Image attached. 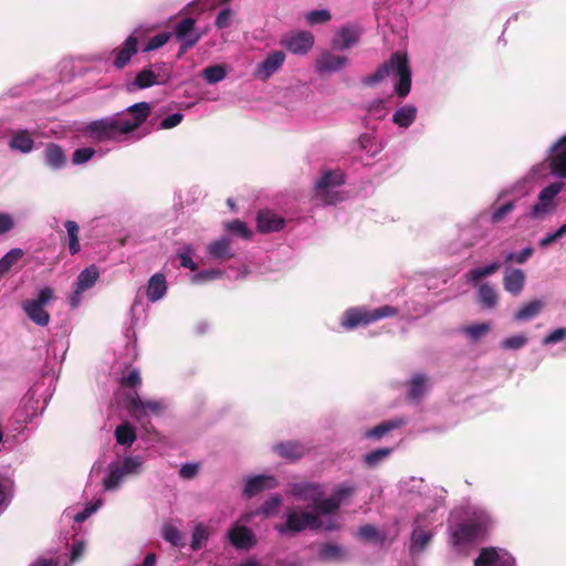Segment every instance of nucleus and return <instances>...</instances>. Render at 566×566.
I'll use <instances>...</instances> for the list:
<instances>
[{
    "mask_svg": "<svg viewBox=\"0 0 566 566\" xmlns=\"http://www.w3.org/2000/svg\"><path fill=\"white\" fill-rule=\"evenodd\" d=\"M149 111L148 103H136L127 107L125 114L104 117L87 124L84 134L97 142H120L125 135L146 120Z\"/></svg>",
    "mask_w": 566,
    "mask_h": 566,
    "instance_id": "obj_1",
    "label": "nucleus"
},
{
    "mask_svg": "<svg viewBox=\"0 0 566 566\" xmlns=\"http://www.w3.org/2000/svg\"><path fill=\"white\" fill-rule=\"evenodd\" d=\"M494 523L493 515L485 507L469 506L463 521L449 526L450 543L460 549L482 538L494 526Z\"/></svg>",
    "mask_w": 566,
    "mask_h": 566,
    "instance_id": "obj_2",
    "label": "nucleus"
},
{
    "mask_svg": "<svg viewBox=\"0 0 566 566\" xmlns=\"http://www.w3.org/2000/svg\"><path fill=\"white\" fill-rule=\"evenodd\" d=\"M387 77L392 80L397 96L406 98L411 90V70L406 53H392L388 61L382 63L373 74L365 76L361 83L371 87Z\"/></svg>",
    "mask_w": 566,
    "mask_h": 566,
    "instance_id": "obj_3",
    "label": "nucleus"
},
{
    "mask_svg": "<svg viewBox=\"0 0 566 566\" xmlns=\"http://www.w3.org/2000/svg\"><path fill=\"white\" fill-rule=\"evenodd\" d=\"M338 526L339 525L334 520H329L328 523H324L322 518L312 512L290 509L286 512L285 522L276 524L274 528L281 535L291 536L306 528L335 531Z\"/></svg>",
    "mask_w": 566,
    "mask_h": 566,
    "instance_id": "obj_4",
    "label": "nucleus"
},
{
    "mask_svg": "<svg viewBox=\"0 0 566 566\" xmlns=\"http://www.w3.org/2000/svg\"><path fill=\"white\" fill-rule=\"evenodd\" d=\"M144 458L142 455H127L122 460L113 461L107 465L103 478L105 491H115L122 483L143 471Z\"/></svg>",
    "mask_w": 566,
    "mask_h": 566,
    "instance_id": "obj_5",
    "label": "nucleus"
},
{
    "mask_svg": "<svg viewBox=\"0 0 566 566\" xmlns=\"http://www.w3.org/2000/svg\"><path fill=\"white\" fill-rule=\"evenodd\" d=\"M438 522L437 511L417 513L410 534L409 552L411 555L422 553L434 536V525Z\"/></svg>",
    "mask_w": 566,
    "mask_h": 566,
    "instance_id": "obj_6",
    "label": "nucleus"
},
{
    "mask_svg": "<svg viewBox=\"0 0 566 566\" xmlns=\"http://www.w3.org/2000/svg\"><path fill=\"white\" fill-rule=\"evenodd\" d=\"M399 493L406 501L413 503L415 506H424V511H430L441 505V501L433 496L430 486L420 478L409 476L399 482Z\"/></svg>",
    "mask_w": 566,
    "mask_h": 566,
    "instance_id": "obj_7",
    "label": "nucleus"
},
{
    "mask_svg": "<svg viewBox=\"0 0 566 566\" xmlns=\"http://www.w3.org/2000/svg\"><path fill=\"white\" fill-rule=\"evenodd\" d=\"M345 182L342 170H326L315 184V198L322 205H335L345 198L343 186Z\"/></svg>",
    "mask_w": 566,
    "mask_h": 566,
    "instance_id": "obj_8",
    "label": "nucleus"
},
{
    "mask_svg": "<svg viewBox=\"0 0 566 566\" xmlns=\"http://www.w3.org/2000/svg\"><path fill=\"white\" fill-rule=\"evenodd\" d=\"M397 314L398 310L390 305H385L375 310H369L364 306L350 307L344 312L340 325L343 328L350 331L358 326H367L374 322L391 317Z\"/></svg>",
    "mask_w": 566,
    "mask_h": 566,
    "instance_id": "obj_9",
    "label": "nucleus"
},
{
    "mask_svg": "<svg viewBox=\"0 0 566 566\" xmlns=\"http://www.w3.org/2000/svg\"><path fill=\"white\" fill-rule=\"evenodd\" d=\"M54 300V290L43 286L38 290L34 297L21 302V308L25 316L36 326L46 327L51 322V315L46 306Z\"/></svg>",
    "mask_w": 566,
    "mask_h": 566,
    "instance_id": "obj_10",
    "label": "nucleus"
},
{
    "mask_svg": "<svg viewBox=\"0 0 566 566\" xmlns=\"http://www.w3.org/2000/svg\"><path fill=\"white\" fill-rule=\"evenodd\" d=\"M168 405L163 399H142L136 392L126 398V409L130 417L145 427L150 417L161 416Z\"/></svg>",
    "mask_w": 566,
    "mask_h": 566,
    "instance_id": "obj_11",
    "label": "nucleus"
},
{
    "mask_svg": "<svg viewBox=\"0 0 566 566\" xmlns=\"http://www.w3.org/2000/svg\"><path fill=\"white\" fill-rule=\"evenodd\" d=\"M564 186L563 182L558 181L542 189L538 193L537 202L531 207L527 217L538 220L551 214L557 207L556 197L564 189Z\"/></svg>",
    "mask_w": 566,
    "mask_h": 566,
    "instance_id": "obj_12",
    "label": "nucleus"
},
{
    "mask_svg": "<svg viewBox=\"0 0 566 566\" xmlns=\"http://www.w3.org/2000/svg\"><path fill=\"white\" fill-rule=\"evenodd\" d=\"M174 36L180 43L177 57H181L189 49L193 48L202 38V33L196 28V20L191 17L184 18L176 23Z\"/></svg>",
    "mask_w": 566,
    "mask_h": 566,
    "instance_id": "obj_13",
    "label": "nucleus"
},
{
    "mask_svg": "<svg viewBox=\"0 0 566 566\" xmlns=\"http://www.w3.org/2000/svg\"><path fill=\"white\" fill-rule=\"evenodd\" d=\"M252 517V513L242 514L240 521L234 523L228 530V539L237 549L248 551L256 544L254 532L250 527L243 525V523L250 522Z\"/></svg>",
    "mask_w": 566,
    "mask_h": 566,
    "instance_id": "obj_14",
    "label": "nucleus"
},
{
    "mask_svg": "<svg viewBox=\"0 0 566 566\" xmlns=\"http://www.w3.org/2000/svg\"><path fill=\"white\" fill-rule=\"evenodd\" d=\"M286 61V54L281 50L268 53L262 61L255 64L252 76L261 82L269 81L280 72Z\"/></svg>",
    "mask_w": 566,
    "mask_h": 566,
    "instance_id": "obj_15",
    "label": "nucleus"
},
{
    "mask_svg": "<svg viewBox=\"0 0 566 566\" xmlns=\"http://www.w3.org/2000/svg\"><path fill=\"white\" fill-rule=\"evenodd\" d=\"M145 36V30L143 27H137L134 31L127 36L122 46L114 50V61L113 65L117 70L124 69L130 62L132 57L137 53L138 41Z\"/></svg>",
    "mask_w": 566,
    "mask_h": 566,
    "instance_id": "obj_16",
    "label": "nucleus"
},
{
    "mask_svg": "<svg viewBox=\"0 0 566 566\" xmlns=\"http://www.w3.org/2000/svg\"><path fill=\"white\" fill-rule=\"evenodd\" d=\"M99 276L98 270L95 265H91L84 269L77 276L75 283V290L73 294L70 296V305L75 308L80 306L82 302V293L94 286L97 279Z\"/></svg>",
    "mask_w": 566,
    "mask_h": 566,
    "instance_id": "obj_17",
    "label": "nucleus"
},
{
    "mask_svg": "<svg viewBox=\"0 0 566 566\" xmlns=\"http://www.w3.org/2000/svg\"><path fill=\"white\" fill-rule=\"evenodd\" d=\"M474 566H515V559L505 549L488 547L481 551Z\"/></svg>",
    "mask_w": 566,
    "mask_h": 566,
    "instance_id": "obj_18",
    "label": "nucleus"
},
{
    "mask_svg": "<svg viewBox=\"0 0 566 566\" xmlns=\"http://www.w3.org/2000/svg\"><path fill=\"white\" fill-rule=\"evenodd\" d=\"M281 44L296 55L306 54L314 45V35L308 31H300L286 34Z\"/></svg>",
    "mask_w": 566,
    "mask_h": 566,
    "instance_id": "obj_19",
    "label": "nucleus"
},
{
    "mask_svg": "<svg viewBox=\"0 0 566 566\" xmlns=\"http://www.w3.org/2000/svg\"><path fill=\"white\" fill-rule=\"evenodd\" d=\"M361 30L356 24L340 27L332 38L331 45L334 50L345 51L358 43Z\"/></svg>",
    "mask_w": 566,
    "mask_h": 566,
    "instance_id": "obj_20",
    "label": "nucleus"
},
{
    "mask_svg": "<svg viewBox=\"0 0 566 566\" xmlns=\"http://www.w3.org/2000/svg\"><path fill=\"white\" fill-rule=\"evenodd\" d=\"M289 494L300 501H308L313 504L324 495V489L317 482H294L290 484Z\"/></svg>",
    "mask_w": 566,
    "mask_h": 566,
    "instance_id": "obj_21",
    "label": "nucleus"
},
{
    "mask_svg": "<svg viewBox=\"0 0 566 566\" xmlns=\"http://www.w3.org/2000/svg\"><path fill=\"white\" fill-rule=\"evenodd\" d=\"M279 482L273 475L269 474H259L249 476L245 480V485L243 489V496L247 499H251L256 494L277 488Z\"/></svg>",
    "mask_w": 566,
    "mask_h": 566,
    "instance_id": "obj_22",
    "label": "nucleus"
},
{
    "mask_svg": "<svg viewBox=\"0 0 566 566\" xmlns=\"http://www.w3.org/2000/svg\"><path fill=\"white\" fill-rule=\"evenodd\" d=\"M555 155L551 160L552 172L562 179H566V135L549 147Z\"/></svg>",
    "mask_w": 566,
    "mask_h": 566,
    "instance_id": "obj_23",
    "label": "nucleus"
},
{
    "mask_svg": "<svg viewBox=\"0 0 566 566\" xmlns=\"http://www.w3.org/2000/svg\"><path fill=\"white\" fill-rule=\"evenodd\" d=\"M348 63L344 55L334 54L329 51L323 52L316 61V71L319 74L342 71Z\"/></svg>",
    "mask_w": 566,
    "mask_h": 566,
    "instance_id": "obj_24",
    "label": "nucleus"
},
{
    "mask_svg": "<svg viewBox=\"0 0 566 566\" xmlns=\"http://www.w3.org/2000/svg\"><path fill=\"white\" fill-rule=\"evenodd\" d=\"M43 163L51 170L57 171L66 166L67 158L60 145L49 143L43 151Z\"/></svg>",
    "mask_w": 566,
    "mask_h": 566,
    "instance_id": "obj_25",
    "label": "nucleus"
},
{
    "mask_svg": "<svg viewBox=\"0 0 566 566\" xmlns=\"http://www.w3.org/2000/svg\"><path fill=\"white\" fill-rule=\"evenodd\" d=\"M208 255L217 261H226L234 256L232 240L229 237H222L207 245Z\"/></svg>",
    "mask_w": 566,
    "mask_h": 566,
    "instance_id": "obj_26",
    "label": "nucleus"
},
{
    "mask_svg": "<svg viewBox=\"0 0 566 566\" xmlns=\"http://www.w3.org/2000/svg\"><path fill=\"white\" fill-rule=\"evenodd\" d=\"M8 146L12 151L30 154L34 149L32 133L28 129H17L12 132Z\"/></svg>",
    "mask_w": 566,
    "mask_h": 566,
    "instance_id": "obj_27",
    "label": "nucleus"
},
{
    "mask_svg": "<svg viewBox=\"0 0 566 566\" xmlns=\"http://www.w3.org/2000/svg\"><path fill=\"white\" fill-rule=\"evenodd\" d=\"M159 69L158 66H151L148 69H144L139 73H137L135 80H134V86L137 88H148L154 85L163 84L167 81V75L160 74L156 70Z\"/></svg>",
    "mask_w": 566,
    "mask_h": 566,
    "instance_id": "obj_28",
    "label": "nucleus"
},
{
    "mask_svg": "<svg viewBox=\"0 0 566 566\" xmlns=\"http://www.w3.org/2000/svg\"><path fill=\"white\" fill-rule=\"evenodd\" d=\"M515 209L514 201H507L503 205H493L490 211H483L480 213L478 220L481 222L490 221L493 224L503 222L506 217Z\"/></svg>",
    "mask_w": 566,
    "mask_h": 566,
    "instance_id": "obj_29",
    "label": "nucleus"
},
{
    "mask_svg": "<svg viewBox=\"0 0 566 566\" xmlns=\"http://www.w3.org/2000/svg\"><path fill=\"white\" fill-rule=\"evenodd\" d=\"M317 558L324 563H340L347 559V551L342 545L324 543L318 548Z\"/></svg>",
    "mask_w": 566,
    "mask_h": 566,
    "instance_id": "obj_30",
    "label": "nucleus"
},
{
    "mask_svg": "<svg viewBox=\"0 0 566 566\" xmlns=\"http://www.w3.org/2000/svg\"><path fill=\"white\" fill-rule=\"evenodd\" d=\"M256 224L260 232H275L284 227L285 220L281 218L279 214L265 210L259 212L256 218Z\"/></svg>",
    "mask_w": 566,
    "mask_h": 566,
    "instance_id": "obj_31",
    "label": "nucleus"
},
{
    "mask_svg": "<svg viewBox=\"0 0 566 566\" xmlns=\"http://www.w3.org/2000/svg\"><path fill=\"white\" fill-rule=\"evenodd\" d=\"M504 289L513 295L522 292L525 285V274L520 269H506L503 277Z\"/></svg>",
    "mask_w": 566,
    "mask_h": 566,
    "instance_id": "obj_32",
    "label": "nucleus"
},
{
    "mask_svg": "<svg viewBox=\"0 0 566 566\" xmlns=\"http://www.w3.org/2000/svg\"><path fill=\"white\" fill-rule=\"evenodd\" d=\"M167 293L166 276L161 273H155L150 276L147 284V297L150 302L155 303L161 300Z\"/></svg>",
    "mask_w": 566,
    "mask_h": 566,
    "instance_id": "obj_33",
    "label": "nucleus"
},
{
    "mask_svg": "<svg viewBox=\"0 0 566 566\" xmlns=\"http://www.w3.org/2000/svg\"><path fill=\"white\" fill-rule=\"evenodd\" d=\"M418 109L412 104H405L396 109L392 115V123L400 128H409L416 120Z\"/></svg>",
    "mask_w": 566,
    "mask_h": 566,
    "instance_id": "obj_34",
    "label": "nucleus"
},
{
    "mask_svg": "<svg viewBox=\"0 0 566 566\" xmlns=\"http://www.w3.org/2000/svg\"><path fill=\"white\" fill-rule=\"evenodd\" d=\"M273 450L284 459L296 460L306 453L307 448L301 442L287 441L275 444Z\"/></svg>",
    "mask_w": 566,
    "mask_h": 566,
    "instance_id": "obj_35",
    "label": "nucleus"
},
{
    "mask_svg": "<svg viewBox=\"0 0 566 566\" xmlns=\"http://www.w3.org/2000/svg\"><path fill=\"white\" fill-rule=\"evenodd\" d=\"M14 495V480L0 471V515L9 507Z\"/></svg>",
    "mask_w": 566,
    "mask_h": 566,
    "instance_id": "obj_36",
    "label": "nucleus"
},
{
    "mask_svg": "<svg viewBox=\"0 0 566 566\" xmlns=\"http://www.w3.org/2000/svg\"><path fill=\"white\" fill-rule=\"evenodd\" d=\"M340 505L336 502V500L331 495L327 499L321 497L319 501L314 503V514L319 518L321 516H328L325 523H328L329 520H334L337 524L338 522L335 518L336 512L339 510Z\"/></svg>",
    "mask_w": 566,
    "mask_h": 566,
    "instance_id": "obj_37",
    "label": "nucleus"
},
{
    "mask_svg": "<svg viewBox=\"0 0 566 566\" xmlns=\"http://www.w3.org/2000/svg\"><path fill=\"white\" fill-rule=\"evenodd\" d=\"M103 504L102 499H97L95 502L90 503L86 507L77 513H73L70 509L65 510L62 514L63 522L74 521L75 523H82L93 513H95Z\"/></svg>",
    "mask_w": 566,
    "mask_h": 566,
    "instance_id": "obj_38",
    "label": "nucleus"
},
{
    "mask_svg": "<svg viewBox=\"0 0 566 566\" xmlns=\"http://www.w3.org/2000/svg\"><path fill=\"white\" fill-rule=\"evenodd\" d=\"M428 388V378L423 374H415L409 381L408 399L411 401L420 400Z\"/></svg>",
    "mask_w": 566,
    "mask_h": 566,
    "instance_id": "obj_39",
    "label": "nucleus"
},
{
    "mask_svg": "<svg viewBox=\"0 0 566 566\" xmlns=\"http://www.w3.org/2000/svg\"><path fill=\"white\" fill-rule=\"evenodd\" d=\"M358 146L370 157L376 156L384 148L381 140L373 133L361 134L358 138Z\"/></svg>",
    "mask_w": 566,
    "mask_h": 566,
    "instance_id": "obj_40",
    "label": "nucleus"
},
{
    "mask_svg": "<svg viewBox=\"0 0 566 566\" xmlns=\"http://www.w3.org/2000/svg\"><path fill=\"white\" fill-rule=\"evenodd\" d=\"M405 422L406 420L402 418L384 421L378 426L374 427L373 429L366 431L365 437L373 440H379L391 430L402 426Z\"/></svg>",
    "mask_w": 566,
    "mask_h": 566,
    "instance_id": "obj_41",
    "label": "nucleus"
},
{
    "mask_svg": "<svg viewBox=\"0 0 566 566\" xmlns=\"http://www.w3.org/2000/svg\"><path fill=\"white\" fill-rule=\"evenodd\" d=\"M228 75V67L223 64H213L201 71V76L208 84H217Z\"/></svg>",
    "mask_w": 566,
    "mask_h": 566,
    "instance_id": "obj_42",
    "label": "nucleus"
},
{
    "mask_svg": "<svg viewBox=\"0 0 566 566\" xmlns=\"http://www.w3.org/2000/svg\"><path fill=\"white\" fill-rule=\"evenodd\" d=\"M23 254L22 249L13 248L0 259V279L9 273L11 268L22 259Z\"/></svg>",
    "mask_w": 566,
    "mask_h": 566,
    "instance_id": "obj_43",
    "label": "nucleus"
},
{
    "mask_svg": "<svg viewBox=\"0 0 566 566\" xmlns=\"http://www.w3.org/2000/svg\"><path fill=\"white\" fill-rule=\"evenodd\" d=\"M64 227H65L66 233H67L69 251L72 255H74V254L78 253L81 250L80 240H78L80 227L73 220H66L64 222Z\"/></svg>",
    "mask_w": 566,
    "mask_h": 566,
    "instance_id": "obj_44",
    "label": "nucleus"
},
{
    "mask_svg": "<svg viewBox=\"0 0 566 566\" xmlns=\"http://www.w3.org/2000/svg\"><path fill=\"white\" fill-rule=\"evenodd\" d=\"M115 439L118 444L130 447L136 440V432L134 427L128 422L119 424L115 429Z\"/></svg>",
    "mask_w": 566,
    "mask_h": 566,
    "instance_id": "obj_45",
    "label": "nucleus"
},
{
    "mask_svg": "<svg viewBox=\"0 0 566 566\" xmlns=\"http://www.w3.org/2000/svg\"><path fill=\"white\" fill-rule=\"evenodd\" d=\"M543 306L544 304L539 300L531 301L514 314V318L518 322L528 321L538 315Z\"/></svg>",
    "mask_w": 566,
    "mask_h": 566,
    "instance_id": "obj_46",
    "label": "nucleus"
},
{
    "mask_svg": "<svg viewBox=\"0 0 566 566\" xmlns=\"http://www.w3.org/2000/svg\"><path fill=\"white\" fill-rule=\"evenodd\" d=\"M209 534V528L203 523L196 524L191 532V549L199 551L208 541Z\"/></svg>",
    "mask_w": 566,
    "mask_h": 566,
    "instance_id": "obj_47",
    "label": "nucleus"
},
{
    "mask_svg": "<svg viewBox=\"0 0 566 566\" xmlns=\"http://www.w3.org/2000/svg\"><path fill=\"white\" fill-rule=\"evenodd\" d=\"M364 108L369 116L381 119L388 114V101L386 98H375L368 102Z\"/></svg>",
    "mask_w": 566,
    "mask_h": 566,
    "instance_id": "obj_48",
    "label": "nucleus"
},
{
    "mask_svg": "<svg viewBox=\"0 0 566 566\" xmlns=\"http://www.w3.org/2000/svg\"><path fill=\"white\" fill-rule=\"evenodd\" d=\"M500 269L499 262H492L488 265L475 268L467 273V280L470 283H476L484 276L495 273Z\"/></svg>",
    "mask_w": 566,
    "mask_h": 566,
    "instance_id": "obj_49",
    "label": "nucleus"
},
{
    "mask_svg": "<svg viewBox=\"0 0 566 566\" xmlns=\"http://www.w3.org/2000/svg\"><path fill=\"white\" fill-rule=\"evenodd\" d=\"M479 301L488 308H492L497 303V293L495 289L489 283H484L479 289Z\"/></svg>",
    "mask_w": 566,
    "mask_h": 566,
    "instance_id": "obj_50",
    "label": "nucleus"
},
{
    "mask_svg": "<svg viewBox=\"0 0 566 566\" xmlns=\"http://www.w3.org/2000/svg\"><path fill=\"white\" fill-rule=\"evenodd\" d=\"M358 536L364 541L374 542L377 544H382L386 539V534L378 531L377 527L370 524L361 526L358 530Z\"/></svg>",
    "mask_w": 566,
    "mask_h": 566,
    "instance_id": "obj_51",
    "label": "nucleus"
},
{
    "mask_svg": "<svg viewBox=\"0 0 566 566\" xmlns=\"http://www.w3.org/2000/svg\"><path fill=\"white\" fill-rule=\"evenodd\" d=\"M195 249L191 244H185L177 251V258L180 261V265L185 269L196 271L198 269L197 263L192 260Z\"/></svg>",
    "mask_w": 566,
    "mask_h": 566,
    "instance_id": "obj_52",
    "label": "nucleus"
},
{
    "mask_svg": "<svg viewBox=\"0 0 566 566\" xmlns=\"http://www.w3.org/2000/svg\"><path fill=\"white\" fill-rule=\"evenodd\" d=\"M356 485L348 482L339 483L332 496L336 500V502L342 505L343 502H345L347 499L352 497L356 493Z\"/></svg>",
    "mask_w": 566,
    "mask_h": 566,
    "instance_id": "obj_53",
    "label": "nucleus"
},
{
    "mask_svg": "<svg viewBox=\"0 0 566 566\" xmlns=\"http://www.w3.org/2000/svg\"><path fill=\"white\" fill-rule=\"evenodd\" d=\"M161 534L164 539L174 546L182 545V534L175 525L169 523L164 524Z\"/></svg>",
    "mask_w": 566,
    "mask_h": 566,
    "instance_id": "obj_54",
    "label": "nucleus"
},
{
    "mask_svg": "<svg viewBox=\"0 0 566 566\" xmlns=\"http://www.w3.org/2000/svg\"><path fill=\"white\" fill-rule=\"evenodd\" d=\"M304 18L308 25H316L328 22L332 15L327 9H319L306 12Z\"/></svg>",
    "mask_w": 566,
    "mask_h": 566,
    "instance_id": "obj_55",
    "label": "nucleus"
},
{
    "mask_svg": "<svg viewBox=\"0 0 566 566\" xmlns=\"http://www.w3.org/2000/svg\"><path fill=\"white\" fill-rule=\"evenodd\" d=\"M234 17H235L234 10L230 7H224L218 12L216 20H214V25L218 29H227L232 25Z\"/></svg>",
    "mask_w": 566,
    "mask_h": 566,
    "instance_id": "obj_56",
    "label": "nucleus"
},
{
    "mask_svg": "<svg viewBox=\"0 0 566 566\" xmlns=\"http://www.w3.org/2000/svg\"><path fill=\"white\" fill-rule=\"evenodd\" d=\"M491 329L489 323H480L463 328V333L472 340L476 342Z\"/></svg>",
    "mask_w": 566,
    "mask_h": 566,
    "instance_id": "obj_57",
    "label": "nucleus"
},
{
    "mask_svg": "<svg viewBox=\"0 0 566 566\" xmlns=\"http://www.w3.org/2000/svg\"><path fill=\"white\" fill-rule=\"evenodd\" d=\"M282 502V499L279 494H273L270 496L269 500H266L259 509L255 513H252L253 516L255 514H263L265 516H269V515H272L276 512V510L279 509L280 504Z\"/></svg>",
    "mask_w": 566,
    "mask_h": 566,
    "instance_id": "obj_58",
    "label": "nucleus"
},
{
    "mask_svg": "<svg viewBox=\"0 0 566 566\" xmlns=\"http://www.w3.org/2000/svg\"><path fill=\"white\" fill-rule=\"evenodd\" d=\"M391 453L390 448H380L368 452L364 457V461L368 467H375L385 460Z\"/></svg>",
    "mask_w": 566,
    "mask_h": 566,
    "instance_id": "obj_59",
    "label": "nucleus"
},
{
    "mask_svg": "<svg viewBox=\"0 0 566 566\" xmlns=\"http://www.w3.org/2000/svg\"><path fill=\"white\" fill-rule=\"evenodd\" d=\"M171 36V32H161L159 34H156L147 42L143 51L148 53L157 49H160L170 40Z\"/></svg>",
    "mask_w": 566,
    "mask_h": 566,
    "instance_id": "obj_60",
    "label": "nucleus"
},
{
    "mask_svg": "<svg viewBox=\"0 0 566 566\" xmlns=\"http://www.w3.org/2000/svg\"><path fill=\"white\" fill-rule=\"evenodd\" d=\"M222 276V271L210 269V270H202L197 273H195L191 276V282L195 284H201L208 281H213L217 279H220Z\"/></svg>",
    "mask_w": 566,
    "mask_h": 566,
    "instance_id": "obj_61",
    "label": "nucleus"
},
{
    "mask_svg": "<svg viewBox=\"0 0 566 566\" xmlns=\"http://www.w3.org/2000/svg\"><path fill=\"white\" fill-rule=\"evenodd\" d=\"M527 344V337L523 334H516L502 340L501 346L504 349L516 350Z\"/></svg>",
    "mask_w": 566,
    "mask_h": 566,
    "instance_id": "obj_62",
    "label": "nucleus"
},
{
    "mask_svg": "<svg viewBox=\"0 0 566 566\" xmlns=\"http://www.w3.org/2000/svg\"><path fill=\"white\" fill-rule=\"evenodd\" d=\"M226 230L229 233L238 234L243 239H249L251 237V231L247 228L245 223L240 220H233L226 224Z\"/></svg>",
    "mask_w": 566,
    "mask_h": 566,
    "instance_id": "obj_63",
    "label": "nucleus"
},
{
    "mask_svg": "<svg viewBox=\"0 0 566 566\" xmlns=\"http://www.w3.org/2000/svg\"><path fill=\"white\" fill-rule=\"evenodd\" d=\"M95 154V150L91 147H84L76 149L72 155V163L74 165H82L87 163Z\"/></svg>",
    "mask_w": 566,
    "mask_h": 566,
    "instance_id": "obj_64",
    "label": "nucleus"
}]
</instances>
